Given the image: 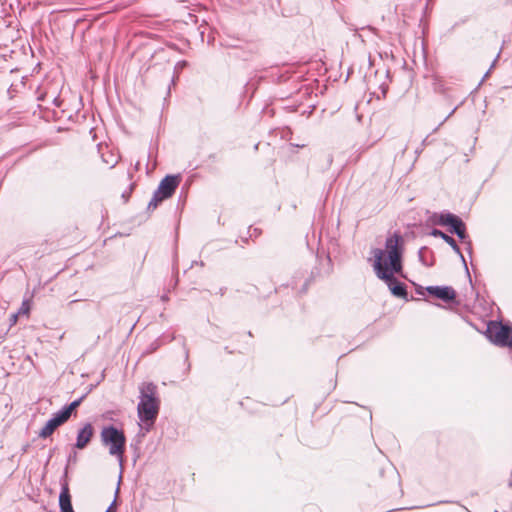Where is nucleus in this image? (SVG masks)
Instances as JSON below:
<instances>
[{"label": "nucleus", "mask_w": 512, "mask_h": 512, "mask_svg": "<svg viewBox=\"0 0 512 512\" xmlns=\"http://www.w3.org/2000/svg\"><path fill=\"white\" fill-rule=\"evenodd\" d=\"M403 252V239L399 233L386 238L385 249L375 248L371 251L373 268L379 279H390L392 274L402 272Z\"/></svg>", "instance_id": "nucleus-1"}, {"label": "nucleus", "mask_w": 512, "mask_h": 512, "mask_svg": "<svg viewBox=\"0 0 512 512\" xmlns=\"http://www.w3.org/2000/svg\"><path fill=\"white\" fill-rule=\"evenodd\" d=\"M139 403L137 415L143 423V429L149 432L153 427L160 410V399L157 395V386L152 382L142 383L139 387Z\"/></svg>", "instance_id": "nucleus-2"}, {"label": "nucleus", "mask_w": 512, "mask_h": 512, "mask_svg": "<svg viewBox=\"0 0 512 512\" xmlns=\"http://www.w3.org/2000/svg\"><path fill=\"white\" fill-rule=\"evenodd\" d=\"M101 441L103 445L109 446L110 455L116 456L122 465L126 444L123 431L114 426L104 427L101 431Z\"/></svg>", "instance_id": "nucleus-3"}, {"label": "nucleus", "mask_w": 512, "mask_h": 512, "mask_svg": "<svg viewBox=\"0 0 512 512\" xmlns=\"http://www.w3.org/2000/svg\"><path fill=\"white\" fill-rule=\"evenodd\" d=\"M179 184H180V176L179 175L165 176L161 180L157 190L153 193V196L147 205V209L155 210L162 201L170 198L174 194V192Z\"/></svg>", "instance_id": "nucleus-4"}, {"label": "nucleus", "mask_w": 512, "mask_h": 512, "mask_svg": "<svg viewBox=\"0 0 512 512\" xmlns=\"http://www.w3.org/2000/svg\"><path fill=\"white\" fill-rule=\"evenodd\" d=\"M68 419L64 416V414L59 410L56 412L45 424V426L39 431V437L40 438H48L51 436L54 431L61 425H63L65 422H67Z\"/></svg>", "instance_id": "nucleus-5"}, {"label": "nucleus", "mask_w": 512, "mask_h": 512, "mask_svg": "<svg viewBox=\"0 0 512 512\" xmlns=\"http://www.w3.org/2000/svg\"><path fill=\"white\" fill-rule=\"evenodd\" d=\"M425 290L444 302H452L456 299V291L450 286H428Z\"/></svg>", "instance_id": "nucleus-6"}, {"label": "nucleus", "mask_w": 512, "mask_h": 512, "mask_svg": "<svg viewBox=\"0 0 512 512\" xmlns=\"http://www.w3.org/2000/svg\"><path fill=\"white\" fill-rule=\"evenodd\" d=\"M493 341L495 344L500 346L512 347V328L501 324L496 326Z\"/></svg>", "instance_id": "nucleus-7"}, {"label": "nucleus", "mask_w": 512, "mask_h": 512, "mask_svg": "<svg viewBox=\"0 0 512 512\" xmlns=\"http://www.w3.org/2000/svg\"><path fill=\"white\" fill-rule=\"evenodd\" d=\"M94 434V429L91 423H86L77 433L75 447L84 449L91 441Z\"/></svg>", "instance_id": "nucleus-8"}, {"label": "nucleus", "mask_w": 512, "mask_h": 512, "mask_svg": "<svg viewBox=\"0 0 512 512\" xmlns=\"http://www.w3.org/2000/svg\"><path fill=\"white\" fill-rule=\"evenodd\" d=\"M430 235L434 236V237H440L441 239H443L444 243H447L455 251V253H457L460 256V258H461V260H462V262H463V264L465 266V269L468 272V267H467V264H466V260H465L463 254H462V252H461V250H460V248H459V246H458V244H457V242L455 241L454 238H452L451 236L445 234L444 232H442L439 229H433L430 232Z\"/></svg>", "instance_id": "nucleus-9"}, {"label": "nucleus", "mask_w": 512, "mask_h": 512, "mask_svg": "<svg viewBox=\"0 0 512 512\" xmlns=\"http://www.w3.org/2000/svg\"><path fill=\"white\" fill-rule=\"evenodd\" d=\"M388 285L391 293L396 297L407 298V290L405 284L399 282L394 274L390 277V279H383Z\"/></svg>", "instance_id": "nucleus-10"}, {"label": "nucleus", "mask_w": 512, "mask_h": 512, "mask_svg": "<svg viewBox=\"0 0 512 512\" xmlns=\"http://www.w3.org/2000/svg\"><path fill=\"white\" fill-rule=\"evenodd\" d=\"M59 506L62 512H74L67 483L62 485L59 495Z\"/></svg>", "instance_id": "nucleus-11"}, {"label": "nucleus", "mask_w": 512, "mask_h": 512, "mask_svg": "<svg viewBox=\"0 0 512 512\" xmlns=\"http://www.w3.org/2000/svg\"><path fill=\"white\" fill-rule=\"evenodd\" d=\"M449 227L451 233L456 234L461 240L466 239L467 234L465 224L458 216H455Z\"/></svg>", "instance_id": "nucleus-12"}, {"label": "nucleus", "mask_w": 512, "mask_h": 512, "mask_svg": "<svg viewBox=\"0 0 512 512\" xmlns=\"http://www.w3.org/2000/svg\"><path fill=\"white\" fill-rule=\"evenodd\" d=\"M456 215L450 213V212H443V213H434L430 220L433 224H438L442 226H449Z\"/></svg>", "instance_id": "nucleus-13"}, {"label": "nucleus", "mask_w": 512, "mask_h": 512, "mask_svg": "<svg viewBox=\"0 0 512 512\" xmlns=\"http://www.w3.org/2000/svg\"><path fill=\"white\" fill-rule=\"evenodd\" d=\"M83 396L79 399L74 400L69 405L64 406L60 411L64 414V416L69 420L73 411L81 404L83 400Z\"/></svg>", "instance_id": "nucleus-14"}, {"label": "nucleus", "mask_w": 512, "mask_h": 512, "mask_svg": "<svg viewBox=\"0 0 512 512\" xmlns=\"http://www.w3.org/2000/svg\"><path fill=\"white\" fill-rule=\"evenodd\" d=\"M102 160L105 164L109 165L110 168H113L118 163L119 157L110 151L107 153L102 152Z\"/></svg>", "instance_id": "nucleus-15"}, {"label": "nucleus", "mask_w": 512, "mask_h": 512, "mask_svg": "<svg viewBox=\"0 0 512 512\" xmlns=\"http://www.w3.org/2000/svg\"><path fill=\"white\" fill-rule=\"evenodd\" d=\"M29 309H30V307H29L28 301H23L22 306L19 310V313L26 314L29 312Z\"/></svg>", "instance_id": "nucleus-16"}, {"label": "nucleus", "mask_w": 512, "mask_h": 512, "mask_svg": "<svg viewBox=\"0 0 512 512\" xmlns=\"http://www.w3.org/2000/svg\"><path fill=\"white\" fill-rule=\"evenodd\" d=\"M496 61H497V59H495V60L493 61V63H492V65H491L490 69L485 73V75H484V77H483V79H482V81H481V82H483V81L488 77V75H489V73H490L491 69L494 67V65H495Z\"/></svg>", "instance_id": "nucleus-17"}, {"label": "nucleus", "mask_w": 512, "mask_h": 512, "mask_svg": "<svg viewBox=\"0 0 512 512\" xmlns=\"http://www.w3.org/2000/svg\"><path fill=\"white\" fill-rule=\"evenodd\" d=\"M184 66H186V61H179L177 64H176V69H181L183 68Z\"/></svg>", "instance_id": "nucleus-18"}, {"label": "nucleus", "mask_w": 512, "mask_h": 512, "mask_svg": "<svg viewBox=\"0 0 512 512\" xmlns=\"http://www.w3.org/2000/svg\"><path fill=\"white\" fill-rule=\"evenodd\" d=\"M416 293L419 294V295H424V288L421 287V286H418L416 288Z\"/></svg>", "instance_id": "nucleus-19"}, {"label": "nucleus", "mask_w": 512, "mask_h": 512, "mask_svg": "<svg viewBox=\"0 0 512 512\" xmlns=\"http://www.w3.org/2000/svg\"><path fill=\"white\" fill-rule=\"evenodd\" d=\"M114 503H115V501H113L111 503V505L107 508V510L105 512H115Z\"/></svg>", "instance_id": "nucleus-20"}, {"label": "nucleus", "mask_w": 512, "mask_h": 512, "mask_svg": "<svg viewBox=\"0 0 512 512\" xmlns=\"http://www.w3.org/2000/svg\"><path fill=\"white\" fill-rule=\"evenodd\" d=\"M18 314H13L11 316V324L14 325L17 322Z\"/></svg>", "instance_id": "nucleus-21"}, {"label": "nucleus", "mask_w": 512, "mask_h": 512, "mask_svg": "<svg viewBox=\"0 0 512 512\" xmlns=\"http://www.w3.org/2000/svg\"><path fill=\"white\" fill-rule=\"evenodd\" d=\"M76 460V455H70L69 458H68V462L70 463L71 461H75Z\"/></svg>", "instance_id": "nucleus-22"}]
</instances>
